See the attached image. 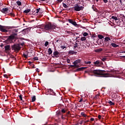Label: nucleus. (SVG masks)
Returning <instances> with one entry per match:
<instances>
[{"label":"nucleus","instance_id":"f257e3e1","mask_svg":"<svg viewBox=\"0 0 125 125\" xmlns=\"http://www.w3.org/2000/svg\"><path fill=\"white\" fill-rule=\"evenodd\" d=\"M91 73L94 74L96 77L107 78L109 77V74L105 73V71L100 69L91 70Z\"/></svg>","mask_w":125,"mask_h":125},{"label":"nucleus","instance_id":"f03ea898","mask_svg":"<svg viewBox=\"0 0 125 125\" xmlns=\"http://www.w3.org/2000/svg\"><path fill=\"white\" fill-rule=\"evenodd\" d=\"M12 33L10 36H9L7 40V42H10V43H12L13 42V40L15 39L16 36H17V33H18V29H13L10 30Z\"/></svg>","mask_w":125,"mask_h":125},{"label":"nucleus","instance_id":"7ed1b4c3","mask_svg":"<svg viewBox=\"0 0 125 125\" xmlns=\"http://www.w3.org/2000/svg\"><path fill=\"white\" fill-rule=\"evenodd\" d=\"M56 26L54 24H52L50 23H46L45 24V31H53L54 29H56Z\"/></svg>","mask_w":125,"mask_h":125},{"label":"nucleus","instance_id":"20e7f679","mask_svg":"<svg viewBox=\"0 0 125 125\" xmlns=\"http://www.w3.org/2000/svg\"><path fill=\"white\" fill-rule=\"evenodd\" d=\"M84 7L83 6H80L78 4H76L75 6L72 8L74 11H81L83 10Z\"/></svg>","mask_w":125,"mask_h":125},{"label":"nucleus","instance_id":"39448f33","mask_svg":"<svg viewBox=\"0 0 125 125\" xmlns=\"http://www.w3.org/2000/svg\"><path fill=\"white\" fill-rule=\"evenodd\" d=\"M112 43V41H111V39L109 37H105L104 38V45L105 46H111Z\"/></svg>","mask_w":125,"mask_h":125},{"label":"nucleus","instance_id":"423d86ee","mask_svg":"<svg viewBox=\"0 0 125 125\" xmlns=\"http://www.w3.org/2000/svg\"><path fill=\"white\" fill-rule=\"evenodd\" d=\"M12 50H15V51H19L21 49V47H20L19 44H14L11 46Z\"/></svg>","mask_w":125,"mask_h":125},{"label":"nucleus","instance_id":"0eeeda50","mask_svg":"<svg viewBox=\"0 0 125 125\" xmlns=\"http://www.w3.org/2000/svg\"><path fill=\"white\" fill-rule=\"evenodd\" d=\"M71 117V113L70 112V111L66 112L65 114L62 115V119H66V118H70Z\"/></svg>","mask_w":125,"mask_h":125},{"label":"nucleus","instance_id":"6e6552de","mask_svg":"<svg viewBox=\"0 0 125 125\" xmlns=\"http://www.w3.org/2000/svg\"><path fill=\"white\" fill-rule=\"evenodd\" d=\"M93 64H94L95 66L98 67V66H101V65H103V62L101 61H96V62H93Z\"/></svg>","mask_w":125,"mask_h":125},{"label":"nucleus","instance_id":"1a4fd4ad","mask_svg":"<svg viewBox=\"0 0 125 125\" xmlns=\"http://www.w3.org/2000/svg\"><path fill=\"white\" fill-rule=\"evenodd\" d=\"M0 30L1 31V32H3V33H7V32H8L7 27L5 26V28H4V27H3V26H1L0 25Z\"/></svg>","mask_w":125,"mask_h":125},{"label":"nucleus","instance_id":"9d476101","mask_svg":"<svg viewBox=\"0 0 125 125\" xmlns=\"http://www.w3.org/2000/svg\"><path fill=\"white\" fill-rule=\"evenodd\" d=\"M114 99H115V102H121V101H122V99L120 98V96H115Z\"/></svg>","mask_w":125,"mask_h":125},{"label":"nucleus","instance_id":"9b49d317","mask_svg":"<svg viewBox=\"0 0 125 125\" xmlns=\"http://www.w3.org/2000/svg\"><path fill=\"white\" fill-rule=\"evenodd\" d=\"M68 21L71 24H72V25H74V26H78V24H77V22L76 21H73V20H72L71 19H68Z\"/></svg>","mask_w":125,"mask_h":125},{"label":"nucleus","instance_id":"f8f14e48","mask_svg":"<svg viewBox=\"0 0 125 125\" xmlns=\"http://www.w3.org/2000/svg\"><path fill=\"white\" fill-rule=\"evenodd\" d=\"M67 111L68 110H67V107H65L64 108H62L61 112H62V115H64V114L67 113Z\"/></svg>","mask_w":125,"mask_h":125},{"label":"nucleus","instance_id":"ddd939ff","mask_svg":"<svg viewBox=\"0 0 125 125\" xmlns=\"http://www.w3.org/2000/svg\"><path fill=\"white\" fill-rule=\"evenodd\" d=\"M48 92L51 95H55L56 93L53 91V90L51 89H49L48 90Z\"/></svg>","mask_w":125,"mask_h":125},{"label":"nucleus","instance_id":"4468645a","mask_svg":"<svg viewBox=\"0 0 125 125\" xmlns=\"http://www.w3.org/2000/svg\"><path fill=\"white\" fill-rule=\"evenodd\" d=\"M107 58L106 56H103L100 57L101 60H102V61H103V62H105V61L107 60Z\"/></svg>","mask_w":125,"mask_h":125},{"label":"nucleus","instance_id":"2eb2a0df","mask_svg":"<svg viewBox=\"0 0 125 125\" xmlns=\"http://www.w3.org/2000/svg\"><path fill=\"white\" fill-rule=\"evenodd\" d=\"M84 69H86V67H82L78 68L76 69V72H81V71H83Z\"/></svg>","mask_w":125,"mask_h":125},{"label":"nucleus","instance_id":"dca6fc26","mask_svg":"<svg viewBox=\"0 0 125 125\" xmlns=\"http://www.w3.org/2000/svg\"><path fill=\"white\" fill-rule=\"evenodd\" d=\"M56 115L58 117H59V116H61V118H62V115L64 114H62V113L61 112V110H58L56 112Z\"/></svg>","mask_w":125,"mask_h":125},{"label":"nucleus","instance_id":"f3484780","mask_svg":"<svg viewBox=\"0 0 125 125\" xmlns=\"http://www.w3.org/2000/svg\"><path fill=\"white\" fill-rule=\"evenodd\" d=\"M1 12H2L3 13H5V14H6V13H7V11H8V8H3L1 10Z\"/></svg>","mask_w":125,"mask_h":125},{"label":"nucleus","instance_id":"a211bd4d","mask_svg":"<svg viewBox=\"0 0 125 125\" xmlns=\"http://www.w3.org/2000/svg\"><path fill=\"white\" fill-rule=\"evenodd\" d=\"M10 45H7L5 46V51H9L10 50Z\"/></svg>","mask_w":125,"mask_h":125},{"label":"nucleus","instance_id":"6ab92c4d","mask_svg":"<svg viewBox=\"0 0 125 125\" xmlns=\"http://www.w3.org/2000/svg\"><path fill=\"white\" fill-rule=\"evenodd\" d=\"M58 54H59V53L57 51H56L53 52V55L54 56H55L56 58H58V57H59V56L58 55Z\"/></svg>","mask_w":125,"mask_h":125},{"label":"nucleus","instance_id":"aec40b11","mask_svg":"<svg viewBox=\"0 0 125 125\" xmlns=\"http://www.w3.org/2000/svg\"><path fill=\"white\" fill-rule=\"evenodd\" d=\"M81 60L78 59L76 60L74 62H73V64H75V65H78L79 63H81Z\"/></svg>","mask_w":125,"mask_h":125},{"label":"nucleus","instance_id":"412c9836","mask_svg":"<svg viewBox=\"0 0 125 125\" xmlns=\"http://www.w3.org/2000/svg\"><path fill=\"white\" fill-rule=\"evenodd\" d=\"M40 29H43V30H45V24H41L39 25Z\"/></svg>","mask_w":125,"mask_h":125},{"label":"nucleus","instance_id":"4be33fe9","mask_svg":"<svg viewBox=\"0 0 125 125\" xmlns=\"http://www.w3.org/2000/svg\"><path fill=\"white\" fill-rule=\"evenodd\" d=\"M92 8L94 10V11H95L96 12H98V10H97V8H96V7H95V6L94 5H92Z\"/></svg>","mask_w":125,"mask_h":125},{"label":"nucleus","instance_id":"5701e85b","mask_svg":"<svg viewBox=\"0 0 125 125\" xmlns=\"http://www.w3.org/2000/svg\"><path fill=\"white\" fill-rule=\"evenodd\" d=\"M28 31H29V28H26V29L22 30L21 31V32H22V33H23V34H26V33H27V32H28Z\"/></svg>","mask_w":125,"mask_h":125},{"label":"nucleus","instance_id":"b1692460","mask_svg":"<svg viewBox=\"0 0 125 125\" xmlns=\"http://www.w3.org/2000/svg\"><path fill=\"white\" fill-rule=\"evenodd\" d=\"M111 45L113 46V47H119V45L116 44L115 43H111Z\"/></svg>","mask_w":125,"mask_h":125},{"label":"nucleus","instance_id":"393cba45","mask_svg":"<svg viewBox=\"0 0 125 125\" xmlns=\"http://www.w3.org/2000/svg\"><path fill=\"white\" fill-rule=\"evenodd\" d=\"M48 54H49V55L52 54V50H51V48H49L48 49Z\"/></svg>","mask_w":125,"mask_h":125},{"label":"nucleus","instance_id":"a878e982","mask_svg":"<svg viewBox=\"0 0 125 125\" xmlns=\"http://www.w3.org/2000/svg\"><path fill=\"white\" fill-rule=\"evenodd\" d=\"M32 102H35L36 101V96H33L31 98Z\"/></svg>","mask_w":125,"mask_h":125},{"label":"nucleus","instance_id":"bb28decb","mask_svg":"<svg viewBox=\"0 0 125 125\" xmlns=\"http://www.w3.org/2000/svg\"><path fill=\"white\" fill-rule=\"evenodd\" d=\"M30 11H31V9H27V10H25L23 11V13H29V12H30Z\"/></svg>","mask_w":125,"mask_h":125},{"label":"nucleus","instance_id":"cd10ccee","mask_svg":"<svg viewBox=\"0 0 125 125\" xmlns=\"http://www.w3.org/2000/svg\"><path fill=\"white\" fill-rule=\"evenodd\" d=\"M19 44L20 45H21V46H24V45H25V42H20Z\"/></svg>","mask_w":125,"mask_h":125},{"label":"nucleus","instance_id":"c85d7f7f","mask_svg":"<svg viewBox=\"0 0 125 125\" xmlns=\"http://www.w3.org/2000/svg\"><path fill=\"white\" fill-rule=\"evenodd\" d=\"M108 103H109V104L110 105V106H113L114 105H115V103H112V101H109Z\"/></svg>","mask_w":125,"mask_h":125},{"label":"nucleus","instance_id":"c756f323","mask_svg":"<svg viewBox=\"0 0 125 125\" xmlns=\"http://www.w3.org/2000/svg\"><path fill=\"white\" fill-rule=\"evenodd\" d=\"M98 37L99 38V39H100V40H102V39H104V36H102V35H99L98 36Z\"/></svg>","mask_w":125,"mask_h":125},{"label":"nucleus","instance_id":"7c9ffc66","mask_svg":"<svg viewBox=\"0 0 125 125\" xmlns=\"http://www.w3.org/2000/svg\"><path fill=\"white\" fill-rule=\"evenodd\" d=\"M103 51V49L102 48H99L96 50V52H101V51Z\"/></svg>","mask_w":125,"mask_h":125},{"label":"nucleus","instance_id":"2f4dec72","mask_svg":"<svg viewBox=\"0 0 125 125\" xmlns=\"http://www.w3.org/2000/svg\"><path fill=\"white\" fill-rule=\"evenodd\" d=\"M39 11H41V8L37 9L35 11H34V12H35V13H39Z\"/></svg>","mask_w":125,"mask_h":125},{"label":"nucleus","instance_id":"473e14b6","mask_svg":"<svg viewBox=\"0 0 125 125\" xmlns=\"http://www.w3.org/2000/svg\"><path fill=\"white\" fill-rule=\"evenodd\" d=\"M86 40V38H85V37L81 38V41H82V42H83V41H85Z\"/></svg>","mask_w":125,"mask_h":125},{"label":"nucleus","instance_id":"72a5a7b5","mask_svg":"<svg viewBox=\"0 0 125 125\" xmlns=\"http://www.w3.org/2000/svg\"><path fill=\"white\" fill-rule=\"evenodd\" d=\"M66 33H67V34H68V35H74V33H72V32H71V31H66Z\"/></svg>","mask_w":125,"mask_h":125},{"label":"nucleus","instance_id":"f704fd0d","mask_svg":"<svg viewBox=\"0 0 125 125\" xmlns=\"http://www.w3.org/2000/svg\"><path fill=\"white\" fill-rule=\"evenodd\" d=\"M70 67H75V68H79V65L74 64V65H71Z\"/></svg>","mask_w":125,"mask_h":125},{"label":"nucleus","instance_id":"c9c22d12","mask_svg":"<svg viewBox=\"0 0 125 125\" xmlns=\"http://www.w3.org/2000/svg\"><path fill=\"white\" fill-rule=\"evenodd\" d=\"M16 3L18 4V5H21V4H22V3H21V1L20 0L17 1Z\"/></svg>","mask_w":125,"mask_h":125},{"label":"nucleus","instance_id":"e433bc0d","mask_svg":"<svg viewBox=\"0 0 125 125\" xmlns=\"http://www.w3.org/2000/svg\"><path fill=\"white\" fill-rule=\"evenodd\" d=\"M112 19H114V20H115L116 21H117V20H118V18L116 16H112Z\"/></svg>","mask_w":125,"mask_h":125},{"label":"nucleus","instance_id":"4c0bfd02","mask_svg":"<svg viewBox=\"0 0 125 125\" xmlns=\"http://www.w3.org/2000/svg\"><path fill=\"white\" fill-rule=\"evenodd\" d=\"M84 64H91V62L90 61H84Z\"/></svg>","mask_w":125,"mask_h":125},{"label":"nucleus","instance_id":"58836bf2","mask_svg":"<svg viewBox=\"0 0 125 125\" xmlns=\"http://www.w3.org/2000/svg\"><path fill=\"white\" fill-rule=\"evenodd\" d=\"M69 54H74L75 53L74 51L70 50L68 52Z\"/></svg>","mask_w":125,"mask_h":125},{"label":"nucleus","instance_id":"ea45409f","mask_svg":"<svg viewBox=\"0 0 125 125\" xmlns=\"http://www.w3.org/2000/svg\"><path fill=\"white\" fill-rule=\"evenodd\" d=\"M81 115L84 117V118H86V115L84 114V112H81Z\"/></svg>","mask_w":125,"mask_h":125},{"label":"nucleus","instance_id":"a19ab883","mask_svg":"<svg viewBox=\"0 0 125 125\" xmlns=\"http://www.w3.org/2000/svg\"><path fill=\"white\" fill-rule=\"evenodd\" d=\"M62 4L63 7H64L65 8H68V7H69V6H68L65 3H63Z\"/></svg>","mask_w":125,"mask_h":125},{"label":"nucleus","instance_id":"79ce46f5","mask_svg":"<svg viewBox=\"0 0 125 125\" xmlns=\"http://www.w3.org/2000/svg\"><path fill=\"white\" fill-rule=\"evenodd\" d=\"M83 37H87V36H88V33H87L86 32H84L83 34Z\"/></svg>","mask_w":125,"mask_h":125},{"label":"nucleus","instance_id":"37998d69","mask_svg":"<svg viewBox=\"0 0 125 125\" xmlns=\"http://www.w3.org/2000/svg\"><path fill=\"white\" fill-rule=\"evenodd\" d=\"M22 95L21 94L19 96V97L20 100H21V101H22L23 100V98L22 97Z\"/></svg>","mask_w":125,"mask_h":125},{"label":"nucleus","instance_id":"c03bdc74","mask_svg":"<svg viewBox=\"0 0 125 125\" xmlns=\"http://www.w3.org/2000/svg\"><path fill=\"white\" fill-rule=\"evenodd\" d=\"M84 122V120H81L79 122V124L80 125H83V124Z\"/></svg>","mask_w":125,"mask_h":125},{"label":"nucleus","instance_id":"a18cd8bd","mask_svg":"<svg viewBox=\"0 0 125 125\" xmlns=\"http://www.w3.org/2000/svg\"><path fill=\"white\" fill-rule=\"evenodd\" d=\"M10 16H12V17H14L15 16V15L13 13H10Z\"/></svg>","mask_w":125,"mask_h":125},{"label":"nucleus","instance_id":"49530a36","mask_svg":"<svg viewBox=\"0 0 125 125\" xmlns=\"http://www.w3.org/2000/svg\"><path fill=\"white\" fill-rule=\"evenodd\" d=\"M23 56L24 58H28V55H26L24 53L23 54Z\"/></svg>","mask_w":125,"mask_h":125},{"label":"nucleus","instance_id":"de8ad7c7","mask_svg":"<svg viewBox=\"0 0 125 125\" xmlns=\"http://www.w3.org/2000/svg\"><path fill=\"white\" fill-rule=\"evenodd\" d=\"M33 59L35 61H37V60H39V58H38L37 57H35L33 58Z\"/></svg>","mask_w":125,"mask_h":125},{"label":"nucleus","instance_id":"09e8293b","mask_svg":"<svg viewBox=\"0 0 125 125\" xmlns=\"http://www.w3.org/2000/svg\"><path fill=\"white\" fill-rule=\"evenodd\" d=\"M71 61V60L69 59H67V62L68 63V64H71V63L70 62Z\"/></svg>","mask_w":125,"mask_h":125},{"label":"nucleus","instance_id":"8fccbe9b","mask_svg":"<svg viewBox=\"0 0 125 125\" xmlns=\"http://www.w3.org/2000/svg\"><path fill=\"white\" fill-rule=\"evenodd\" d=\"M48 42H46L44 43V45L45 46H47V45H48Z\"/></svg>","mask_w":125,"mask_h":125},{"label":"nucleus","instance_id":"3c124183","mask_svg":"<svg viewBox=\"0 0 125 125\" xmlns=\"http://www.w3.org/2000/svg\"><path fill=\"white\" fill-rule=\"evenodd\" d=\"M3 77H4V78H6V79H8V76L7 75H6V74H4V75H3Z\"/></svg>","mask_w":125,"mask_h":125},{"label":"nucleus","instance_id":"603ef678","mask_svg":"<svg viewBox=\"0 0 125 125\" xmlns=\"http://www.w3.org/2000/svg\"><path fill=\"white\" fill-rule=\"evenodd\" d=\"M99 97V95L97 94L95 97V99H97Z\"/></svg>","mask_w":125,"mask_h":125},{"label":"nucleus","instance_id":"864d4df0","mask_svg":"<svg viewBox=\"0 0 125 125\" xmlns=\"http://www.w3.org/2000/svg\"><path fill=\"white\" fill-rule=\"evenodd\" d=\"M55 41V43H57V42H59V40L58 39V40L56 39Z\"/></svg>","mask_w":125,"mask_h":125},{"label":"nucleus","instance_id":"5fc2aeb1","mask_svg":"<svg viewBox=\"0 0 125 125\" xmlns=\"http://www.w3.org/2000/svg\"><path fill=\"white\" fill-rule=\"evenodd\" d=\"M61 48L64 49V48H66V46H61Z\"/></svg>","mask_w":125,"mask_h":125},{"label":"nucleus","instance_id":"6e6d98bb","mask_svg":"<svg viewBox=\"0 0 125 125\" xmlns=\"http://www.w3.org/2000/svg\"><path fill=\"white\" fill-rule=\"evenodd\" d=\"M101 117H102V116L100 115H99L98 116V119H99V120L101 119Z\"/></svg>","mask_w":125,"mask_h":125},{"label":"nucleus","instance_id":"4d7b16f0","mask_svg":"<svg viewBox=\"0 0 125 125\" xmlns=\"http://www.w3.org/2000/svg\"><path fill=\"white\" fill-rule=\"evenodd\" d=\"M74 48L78 47V44H77V43L75 44V45L74 46Z\"/></svg>","mask_w":125,"mask_h":125},{"label":"nucleus","instance_id":"13d9d810","mask_svg":"<svg viewBox=\"0 0 125 125\" xmlns=\"http://www.w3.org/2000/svg\"><path fill=\"white\" fill-rule=\"evenodd\" d=\"M103 1L104 3H107V2H108V0H103Z\"/></svg>","mask_w":125,"mask_h":125},{"label":"nucleus","instance_id":"bf43d9fd","mask_svg":"<svg viewBox=\"0 0 125 125\" xmlns=\"http://www.w3.org/2000/svg\"><path fill=\"white\" fill-rule=\"evenodd\" d=\"M88 122H89V120L84 121V124H86V123H88Z\"/></svg>","mask_w":125,"mask_h":125},{"label":"nucleus","instance_id":"052dcab7","mask_svg":"<svg viewBox=\"0 0 125 125\" xmlns=\"http://www.w3.org/2000/svg\"><path fill=\"white\" fill-rule=\"evenodd\" d=\"M81 36H82V35H79V36L76 37V40H77V39H80V37H81Z\"/></svg>","mask_w":125,"mask_h":125},{"label":"nucleus","instance_id":"680f3d73","mask_svg":"<svg viewBox=\"0 0 125 125\" xmlns=\"http://www.w3.org/2000/svg\"><path fill=\"white\" fill-rule=\"evenodd\" d=\"M90 121H91V122H93V121H94V118H91L90 119Z\"/></svg>","mask_w":125,"mask_h":125},{"label":"nucleus","instance_id":"e2e57ef3","mask_svg":"<svg viewBox=\"0 0 125 125\" xmlns=\"http://www.w3.org/2000/svg\"><path fill=\"white\" fill-rule=\"evenodd\" d=\"M94 2H95V1H96L97 2H98V1H99V0H92Z\"/></svg>","mask_w":125,"mask_h":125},{"label":"nucleus","instance_id":"0e129e2a","mask_svg":"<svg viewBox=\"0 0 125 125\" xmlns=\"http://www.w3.org/2000/svg\"><path fill=\"white\" fill-rule=\"evenodd\" d=\"M58 1L59 2H61L62 1H63V0H58Z\"/></svg>","mask_w":125,"mask_h":125},{"label":"nucleus","instance_id":"69168bd1","mask_svg":"<svg viewBox=\"0 0 125 125\" xmlns=\"http://www.w3.org/2000/svg\"><path fill=\"white\" fill-rule=\"evenodd\" d=\"M36 72H40V71H39V68H36Z\"/></svg>","mask_w":125,"mask_h":125},{"label":"nucleus","instance_id":"338daca9","mask_svg":"<svg viewBox=\"0 0 125 125\" xmlns=\"http://www.w3.org/2000/svg\"><path fill=\"white\" fill-rule=\"evenodd\" d=\"M119 1L121 3V4H123V2H122V0H119Z\"/></svg>","mask_w":125,"mask_h":125},{"label":"nucleus","instance_id":"774afa93","mask_svg":"<svg viewBox=\"0 0 125 125\" xmlns=\"http://www.w3.org/2000/svg\"><path fill=\"white\" fill-rule=\"evenodd\" d=\"M83 101V99H81L79 101V102L81 103Z\"/></svg>","mask_w":125,"mask_h":125}]
</instances>
